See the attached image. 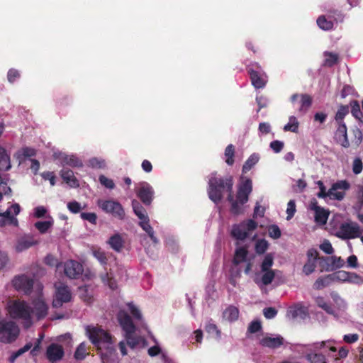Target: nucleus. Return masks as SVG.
<instances>
[{
  "mask_svg": "<svg viewBox=\"0 0 363 363\" xmlns=\"http://www.w3.org/2000/svg\"><path fill=\"white\" fill-rule=\"evenodd\" d=\"M85 331L90 342L101 353L103 359L108 358L115 352L112 336L109 333L101 327L94 325H87Z\"/></svg>",
  "mask_w": 363,
  "mask_h": 363,
  "instance_id": "f257e3e1",
  "label": "nucleus"
},
{
  "mask_svg": "<svg viewBox=\"0 0 363 363\" xmlns=\"http://www.w3.org/2000/svg\"><path fill=\"white\" fill-rule=\"evenodd\" d=\"M233 179L231 175L224 177H218L217 173L211 174L208 181V194L209 199L215 203H218L223 199V194L226 191L233 194Z\"/></svg>",
  "mask_w": 363,
  "mask_h": 363,
  "instance_id": "f03ea898",
  "label": "nucleus"
},
{
  "mask_svg": "<svg viewBox=\"0 0 363 363\" xmlns=\"http://www.w3.org/2000/svg\"><path fill=\"white\" fill-rule=\"evenodd\" d=\"M7 310L13 319L23 320V326L28 328L32 325L33 308L25 301L13 300L8 303Z\"/></svg>",
  "mask_w": 363,
  "mask_h": 363,
  "instance_id": "7ed1b4c3",
  "label": "nucleus"
},
{
  "mask_svg": "<svg viewBox=\"0 0 363 363\" xmlns=\"http://www.w3.org/2000/svg\"><path fill=\"white\" fill-rule=\"evenodd\" d=\"M350 188V184L347 180H340L333 184L328 191H326L325 186L319 188L320 191L317 196L321 199L330 197V199L342 201L345 196V191Z\"/></svg>",
  "mask_w": 363,
  "mask_h": 363,
  "instance_id": "20e7f679",
  "label": "nucleus"
},
{
  "mask_svg": "<svg viewBox=\"0 0 363 363\" xmlns=\"http://www.w3.org/2000/svg\"><path fill=\"white\" fill-rule=\"evenodd\" d=\"M20 334L18 325L13 320H0V342L11 344L15 342Z\"/></svg>",
  "mask_w": 363,
  "mask_h": 363,
  "instance_id": "39448f33",
  "label": "nucleus"
},
{
  "mask_svg": "<svg viewBox=\"0 0 363 363\" xmlns=\"http://www.w3.org/2000/svg\"><path fill=\"white\" fill-rule=\"evenodd\" d=\"M257 223L252 219L244 220L233 225L231 235L236 240L242 241L249 236L250 233L257 229Z\"/></svg>",
  "mask_w": 363,
  "mask_h": 363,
  "instance_id": "423d86ee",
  "label": "nucleus"
},
{
  "mask_svg": "<svg viewBox=\"0 0 363 363\" xmlns=\"http://www.w3.org/2000/svg\"><path fill=\"white\" fill-rule=\"evenodd\" d=\"M362 231L359 224L353 221L342 223L335 233V236L342 240H350L359 238Z\"/></svg>",
  "mask_w": 363,
  "mask_h": 363,
  "instance_id": "0eeeda50",
  "label": "nucleus"
},
{
  "mask_svg": "<svg viewBox=\"0 0 363 363\" xmlns=\"http://www.w3.org/2000/svg\"><path fill=\"white\" fill-rule=\"evenodd\" d=\"M98 206L106 213L113 217L123 220L125 216V211L121 204L113 200H99Z\"/></svg>",
  "mask_w": 363,
  "mask_h": 363,
  "instance_id": "6e6552de",
  "label": "nucleus"
},
{
  "mask_svg": "<svg viewBox=\"0 0 363 363\" xmlns=\"http://www.w3.org/2000/svg\"><path fill=\"white\" fill-rule=\"evenodd\" d=\"M61 266L63 267L65 275L70 279H79L84 272L83 265L76 260H67Z\"/></svg>",
  "mask_w": 363,
  "mask_h": 363,
  "instance_id": "1a4fd4ad",
  "label": "nucleus"
},
{
  "mask_svg": "<svg viewBox=\"0 0 363 363\" xmlns=\"http://www.w3.org/2000/svg\"><path fill=\"white\" fill-rule=\"evenodd\" d=\"M56 286L55 298L52 301L54 308H60L63 303H68L71 301L72 294L70 289L67 285L61 284Z\"/></svg>",
  "mask_w": 363,
  "mask_h": 363,
  "instance_id": "9d476101",
  "label": "nucleus"
},
{
  "mask_svg": "<svg viewBox=\"0 0 363 363\" xmlns=\"http://www.w3.org/2000/svg\"><path fill=\"white\" fill-rule=\"evenodd\" d=\"M33 279L25 274L16 276L12 280V284L17 291H21L29 294L33 287Z\"/></svg>",
  "mask_w": 363,
  "mask_h": 363,
  "instance_id": "9b49d317",
  "label": "nucleus"
},
{
  "mask_svg": "<svg viewBox=\"0 0 363 363\" xmlns=\"http://www.w3.org/2000/svg\"><path fill=\"white\" fill-rule=\"evenodd\" d=\"M138 198L145 205L150 206L153 200L154 190L147 182H142L135 190Z\"/></svg>",
  "mask_w": 363,
  "mask_h": 363,
  "instance_id": "f8f14e48",
  "label": "nucleus"
},
{
  "mask_svg": "<svg viewBox=\"0 0 363 363\" xmlns=\"http://www.w3.org/2000/svg\"><path fill=\"white\" fill-rule=\"evenodd\" d=\"M252 191V182L249 178H246L239 186L236 199L239 201L241 204L246 203L249 200V196Z\"/></svg>",
  "mask_w": 363,
  "mask_h": 363,
  "instance_id": "ddd939ff",
  "label": "nucleus"
},
{
  "mask_svg": "<svg viewBox=\"0 0 363 363\" xmlns=\"http://www.w3.org/2000/svg\"><path fill=\"white\" fill-rule=\"evenodd\" d=\"M252 86L255 89H263L267 83V76L264 72L256 71L252 67L247 68Z\"/></svg>",
  "mask_w": 363,
  "mask_h": 363,
  "instance_id": "4468645a",
  "label": "nucleus"
},
{
  "mask_svg": "<svg viewBox=\"0 0 363 363\" xmlns=\"http://www.w3.org/2000/svg\"><path fill=\"white\" fill-rule=\"evenodd\" d=\"M306 255L307 262L303 267V272L306 275H309L315 271L316 262L318 259H321V257H319V253L317 250L314 248L309 249Z\"/></svg>",
  "mask_w": 363,
  "mask_h": 363,
  "instance_id": "2eb2a0df",
  "label": "nucleus"
},
{
  "mask_svg": "<svg viewBox=\"0 0 363 363\" xmlns=\"http://www.w3.org/2000/svg\"><path fill=\"white\" fill-rule=\"evenodd\" d=\"M118 320L122 329L125 332V334H134L135 332V326L130 318V316L124 311L118 312Z\"/></svg>",
  "mask_w": 363,
  "mask_h": 363,
  "instance_id": "dca6fc26",
  "label": "nucleus"
},
{
  "mask_svg": "<svg viewBox=\"0 0 363 363\" xmlns=\"http://www.w3.org/2000/svg\"><path fill=\"white\" fill-rule=\"evenodd\" d=\"M64 354V349L60 345L52 343L47 347L46 357L51 363L61 360Z\"/></svg>",
  "mask_w": 363,
  "mask_h": 363,
  "instance_id": "f3484780",
  "label": "nucleus"
},
{
  "mask_svg": "<svg viewBox=\"0 0 363 363\" xmlns=\"http://www.w3.org/2000/svg\"><path fill=\"white\" fill-rule=\"evenodd\" d=\"M298 99H300V106L298 108V112L301 114H305L311 108L313 103V99L311 96L308 94H294L291 96V103H295Z\"/></svg>",
  "mask_w": 363,
  "mask_h": 363,
  "instance_id": "a211bd4d",
  "label": "nucleus"
},
{
  "mask_svg": "<svg viewBox=\"0 0 363 363\" xmlns=\"http://www.w3.org/2000/svg\"><path fill=\"white\" fill-rule=\"evenodd\" d=\"M321 260L325 263V267L323 266L326 272L334 271L344 267L345 261L340 257L331 256V257H321Z\"/></svg>",
  "mask_w": 363,
  "mask_h": 363,
  "instance_id": "6ab92c4d",
  "label": "nucleus"
},
{
  "mask_svg": "<svg viewBox=\"0 0 363 363\" xmlns=\"http://www.w3.org/2000/svg\"><path fill=\"white\" fill-rule=\"evenodd\" d=\"M340 274L345 275V273L344 272H337L323 277H319L314 283V288L318 290L323 289L330 285L333 281L340 279Z\"/></svg>",
  "mask_w": 363,
  "mask_h": 363,
  "instance_id": "aec40b11",
  "label": "nucleus"
},
{
  "mask_svg": "<svg viewBox=\"0 0 363 363\" xmlns=\"http://www.w3.org/2000/svg\"><path fill=\"white\" fill-rule=\"evenodd\" d=\"M335 138L342 147L346 148L350 147V142L347 138V128L345 123H337Z\"/></svg>",
  "mask_w": 363,
  "mask_h": 363,
  "instance_id": "412c9836",
  "label": "nucleus"
},
{
  "mask_svg": "<svg viewBox=\"0 0 363 363\" xmlns=\"http://www.w3.org/2000/svg\"><path fill=\"white\" fill-rule=\"evenodd\" d=\"M60 177L63 181L70 187L77 188L79 186V183L74 174L72 170L64 167L60 172Z\"/></svg>",
  "mask_w": 363,
  "mask_h": 363,
  "instance_id": "4be33fe9",
  "label": "nucleus"
},
{
  "mask_svg": "<svg viewBox=\"0 0 363 363\" xmlns=\"http://www.w3.org/2000/svg\"><path fill=\"white\" fill-rule=\"evenodd\" d=\"M284 342V338L281 335H277L275 337H264L260 340L259 344L262 347H269L271 349H276L283 345Z\"/></svg>",
  "mask_w": 363,
  "mask_h": 363,
  "instance_id": "5701e85b",
  "label": "nucleus"
},
{
  "mask_svg": "<svg viewBox=\"0 0 363 363\" xmlns=\"http://www.w3.org/2000/svg\"><path fill=\"white\" fill-rule=\"evenodd\" d=\"M33 313H35V315L38 320L44 318L48 314V307L44 301L38 298L35 299L33 303Z\"/></svg>",
  "mask_w": 363,
  "mask_h": 363,
  "instance_id": "b1692460",
  "label": "nucleus"
},
{
  "mask_svg": "<svg viewBox=\"0 0 363 363\" xmlns=\"http://www.w3.org/2000/svg\"><path fill=\"white\" fill-rule=\"evenodd\" d=\"M288 313L293 319L300 318L304 320L308 317V309L299 305L291 307L288 311Z\"/></svg>",
  "mask_w": 363,
  "mask_h": 363,
  "instance_id": "393cba45",
  "label": "nucleus"
},
{
  "mask_svg": "<svg viewBox=\"0 0 363 363\" xmlns=\"http://www.w3.org/2000/svg\"><path fill=\"white\" fill-rule=\"evenodd\" d=\"M227 200L230 203V211L232 214L238 216L244 213V204H241L238 200L234 199L233 194H229Z\"/></svg>",
  "mask_w": 363,
  "mask_h": 363,
  "instance_id": "a878e982",
  "label": "nucleus"
},
{
  "mask_svg": "<svg viewBox=\"0 0 363 363\" xmlns=\"http://www.w3.org/2000/svg\"><path fill=\"white\" fill-rule=\"evenodd\" d=\"M132 207L134 213L140 219V221H143L149 219L145 208L142 206V204L138 201L133 199L132 201Z\"/></svg>",
  "mask_w": 363,
  "mask_h": 363,
  "instance_id": "bb28decb",
  "label": "nucleus"
},
{
  "mask_svg": "<svg viewBox=\"0 0 363 363\" xmlns=\"http://www.w3.org/2000/svg\"><path fill=\"white\" fill-rule=\"evenodd\" d=\"M36 150L29 147H25L17 151L15 154L16 158L18 160L19 164L25 161L27 157L35 156Z\"/></svg>",
  "mask_w": 363,
  "mask_h": 363,
  "instance_id": "cd10ccee",
  "label": "nucleus"
},
{
  "mask_svg": "<svg viewBox=\"0 0 363 363\" xmlns=\"http://www.w3.org/2000/svg\"><path fill=\"white\" fill-rule=\"evenodd\" d=\"M315 212V221L320 225H324L327 223L329 212L320 206H315L314 208Z\"/></svg>",
  "mask_w": 363,
  "mask_h": 363,
  "instance_id": "c85d7f7f",
  "label": "nucleus"
},
{
  "mask_svg": "<svg viewBox=\"0 0 363 363\" xmlns=\"http://www.w3.org/2000/svg\"><path fill=\"white\" fill-rule=\"evenodd\" d=\"M239 317V310L237 307L234 306H229L225 308V310L223 312V319L229 321L233 322L238 320Z\"/></svg>",
  "mask_w": 363,
  "mask_h": 363,
  "instance_id": "c756f323",
  "label": "nucleus"
},
{
  "mask_svg": "<svg viewBox=\"0 0 363 363\" xmlns=\"http://www.w3.org/2000/svg\"><path fill=\"white\" fill-rule=\"evenodd\" d=\"M11 167L10 156L6 149L0 146V170L8 171Z\"/></svg>",
  "mask_w": 363,
  "mask_h": 363,
  "instance_id": "7c9ffc66",
  "label": "nucleus"
},
{
  "mask_svg": "<svg viewBox=\"0 0 363 363\" xmlns=\"http://www.w3.org/2000/svg\"><path fill=\"white\" fill-rule=\"evenodd\" d=\"M139 225L144 231H145L147 233L148 236L150 237V238L151 239L154 244H158L159 240L155 236L154 230L152 227L150 225V219L143 221H140Z\"/></svg>",
  "mask_w": 363,
  "mask_h": 363,
  "instance_id": "2f4dec72",
  "label": "nucleus"
},
{
  "mask_svg": "<svg viewBox=\"0 0 363 363\" xmlns=\"http://www.w3.org/2000/svg\"><path fill=\"white\" fill-rule=\"evenodd\" d=\"M259 155L258 153L252 154L242 166V173L246 174L249 172L259 162Z\"/></svg>",
  "mask_w": 363,
  "mask_h": 363,
  "instance_id": "473e14b6",
  "label": "nucleus"
},
{
  "mask_svg": "<svg viewBox=\"0 0 363 363\" xmlns=\"http://www.w3.org/2000/svg\"><path fill=\"white\" fill-rule=\"evenodd\" d=\"M108 243L111 245L112 249L118 252L123 248V240L119 234H115L111 236Z\"/></svg>",
  "mask_w": 363,
  "mask_h": 363,
  "instance_id": "72a5a7b5",
  "label": "nucleus"
},
{
  "mask_svg": "<svg viewBox=\"0 0 363 363\" xmlns=\"http://www.w3.org/2000/svg\"><path fill=\"white\" fill-rule=\"evenodd\" d=\"M247 254L248 251L245 247H240L236 249L233 259V263L235 265H238L240 263L245 262L246 260Z\"/></svg>",
  "mask_w": 363,
  "mask_h": 363,
  "instance_id": "f704fd0d",
  "label": "nucleus"
},
{
  "mask_svg": "<svg viewBox=\"0 0 363 363\" xmlns=\"http://www.w3.org/2000/svg\"><path fill=\"white\" fill-rule=\"evenodd\" d=\"M235 153V148L233 144H230L225 147L224 155L225 157V162L228 165L232 166L234 164Z\"/></svg>",
  "mask_w": 363,
  "mask_h": 363,
  "instance_id": "c9c22d12",
  "label": "nucleus"
},
{
  "mask_svg": "<svg viewBox=\"0 0 363 363\" xmlns=\"http://www.w3.org/2000/svg\"><path fill=\"white\" fill-rule=\"evenodd\" d=\"M317 24L319 28L324 30H329L333 28V21L328 19L325 16H320L317 19Z\"/></svg>",
  "mask_w": 363,
  "mask_h": 363,
  "instance_id": "e433bc0d",
  "label": "nucleus"
},
{
  "mask_svg": "<svg viewBox=\"0 0 363 363\" xmlns=\"http://www.w3.org/2000/svg\"><path fill=\"white\" fill-rule=\"evenodd\" d=\"M53 223L54 221L51 218L49 220L38 221L34 225L41 234H44L53 225Z\"/></svg>",
  "mask_w": 363,
  "mask_h": 363,
  "instance_id": "4c0bfd02",
  "label": "nucleus"
},
{
  "mask_svg": "<svg viewBox=\"0 0 363 363\" xmlns=\"http://www.w3.org/2000/svg\"><path fill=\"white\" fill-rule=\"evenodd\" d=\"M62 162L72 167H82L83 166L82 162L74 155L65 156L62 160Z\"/></svg>",
  "mask_w": 363,
  "mask_h": 363,
  "instance_id": "58836bf2",
  "label": "nucleus"
},
{
  "mask_svg": "<svg viewBox=\"0 0 363 363\" xmlns=\"http://www.w3.org/2000/svg\"><path fill=\"white\" fill-rule=\"evenodd\" d=\"M289 121L284 127V131H291L293 133H297L298 130L299 123L297 118L292 116L289 118Z\"/></svg>",
  "mask_w": 363,
  "mask_h": 363,
  "instance_id": "ea45409f",
  "label": "nucleus"
},
{
  "mask_svg": "<svg viewBox=\"0 0 363 363\" xmlns=\"http://www.w3.org/2000/svg\"><path fill=\"white\" fill-rule=\"evenodd\" d=\"M349 113V106L347 105H341L335 116L337 123H345L343 121L344 118Z\"/></svg>",
  "mask_w": 363,
  "mask_h": 363,
  "instance_id": "a19ab883",
  "label": "nucleus"
},
{
  "mask_svg": "<svg viewBox=\"0 0 363 363\" xmlns=\"http://www.w3.org/2000/svg\"><path fill=\"white\" fill-rule=\"evenodd\" d=\"M263 272V274L261 277V283L264 285L267 286L270 284L272 281L274 280L275 277V272L274 270H268V271H262Z\"/></svg>",
  "mask_w": 363,
  "mask_h": 363,
  "instance_id": "79ce46f5",
  "label": "nucleus"
},
{
  "mask_svg": "<svg viewBox=\"0 0 363 363\" xmlns=\"http://www.w3.org/2000/svg\"><path fill=\"white\" fill-rule=\"evenodd\" d=\"M306 359L310 363H327L325 357L320 353H309L306 355Z\"/></svg>",
  "mask_w": 363,
  "mask_h": 363,
  "instance_id": "37998d69",
  "label": "nucleus"
},
{
  "mask_svg": "<svg viewBox=\"0 0 363 363\" xmlns=\"http://www.w3.org/2000/svg\"><path fill=\"white\" fill-rule=\"evenodd\" d=\"M324 55L326 57L324 61V65L327 67H333L338 61V55L335 53L325 52Z\"/></svg>",
  "mask_w": 363,
  "mask_h": 363,
  "instance_id": "c03bdc74",
  "label": "nucleus"
},
{
  "mask_svg": "<svg viewBox=\"0 0 363 363\" xmlns=\"http://www.w3.org/2000/svg\"><path fill=\"white\" fill-rule=\"evenodd\" d=\"M89 353L86 352V346L84 342H82L77 348L74 352V358L77 360L84 359Z\"/></svg>",
  "mask_w": 363,
  "mask_h": 363,
  "instance_id": "a18cd8bd",
  "label": "nucleus"
},
{
  "mask_svg": "<svg viewBox=\"0 0 363 363\" xmlns=\"http://www.w3.org/2000/svg\"><path fill=\"white\" fill-rule=\"evenodd\" d=\"M352 115L357 119L361 120L363 116L362 112L360 109L359 104L357 101L354 100L350 102Z\"/></svg>",
  "mask_w": 363,
  "mask_h": 363,
  "instance_id": "49530a36",
  "label": "nucleus"
},
{
  "mask_svg": "<svg viewBox=\"0 0 363 363\" xmlns=\"http://www.w3.org/2000/svg\"><path fill=\"white\" fill-rule=\"evenodd\" d=\"M274 264V258L272 254H267L265 255L262 264L261 271L272 270L271 267Z\"/></svg>",
  "mask_w": 363,
  "mask_h": 363,
  "instance_id": "de8ad7c7",
  "label": "nucleus"
},
{
  "mask_svg": "<svg viewBox=\"0 0 363 363\" xmlns=\"http://www.w3.org/2000/svg\"><path fill=\"white\" fill-rule=\"evenodd\" d=\"M268 246L269 244L266 240H259L255 244V252L259 255L264 254L267 250Z\"/></svg>",
  "mask_w": 363,
  "mask_h": 363,
  "instance_id": "09e8293b",
  "label": "nucleus"
},
{
  "mask_svg": "<svg viewBox=\"0 0 363 363\" xmlns=\"http://www.w3.org/2000/svg\"><path fill=\"white\" fill-rule=\"evenodd\" d=\"M352 132L354 135V139L352 140V142L356 146H359L363 140V134L360 129L357 127L352 128Z\"/></svg>",
  "mask_w": 363,
  "mask_h": 363,
  "instance_id": "8fccbe9b",
  "label": "nucleus"
},
{
  "mask_svg": "<svg viewBox=\"0 0 363 363\" xmlns=\"http://www.w3.org/2000/svg\"><path fill=\"white\" fill-rule=\"evenodd\" d=\"M1 214L3 215V216L7 220L8 224L13 225L14 226H18V222L17 218L11 215V211L9 208H8L5 212L1 213Z\"/></svg>",
  "mask_w": 363,
  "mask_h": 363,
  "instance_id": "3c124183",
  "label": "nucleus"
},
{
  "mask_svg": "<svg viewBox=\"0 0 363 363\" xmlns=\"http://www.w3.org/2000/svg\"><path fill=\"white\" fill-rule=\"evenodd\" d=\"M35 245V242L28 239H22L18 241L16 249L18 251H23Z\"/></svg>",
  "mask_w": 363,
  "mask_h": 363,
  "instance_id": "603ef678",
  "label": "nucleus"
},
{
  "mask_svg": "<svg viewBox=\"0 0 363 363\" xmlns=\"http://www.w3.org/2000/svg\"><path fill=\"white\" fill-rule=\"evenodd\" d=\"M21 77V74L18 70L11 68L8 71L7 79L10 83H14L17 79Z\"/></svg>",
  "mask_w": 363,
  "mask_h": 363,
  "instance_id": "864d4df0",
  "label": "nucleus"
},
{
  "mask_svg": "<svg viewBox=\"0 0 363 363\" xmlns=\"http://www.w3.org/2000/svg\"><path fill=\"white\" fill-rule=\"evenodd\" d=\"M93 255H94V257H96L101 264L105 265L107 264L108 259H107L106 255L105 252L104 251H102L101 250L98 249V250H94Z\"/></svg>",
  "mask_w": 363,
  "mask_h": 363,
  "instance_id": "5fc2aeb1",
  "label": "nucleus"
},
{
  "mask_svg": "<svg viewBox=\"0 0 363 363\" xmlns=\"http://www.w3.org/2000/svg\"><path fill=\"white\" fill-rule=\"evenodd\" d=\"M296 211V209L295 201L294 200H290L288 202V203H287V208H286L287 217H286V219L288 220H291L294 217Z\"/></svg>",
  "mask_w": 363,
  "mask_h": 363,
  "instance_id": "6e6d98bb",
  "label": "nucleus"
},
{
  "mask_svg": "<svg viewBox=\"0 0 363 363\" xmlns=\"http://www.w3.org/2000/svg\"><path fill=\"white\" fill-rule=\"evenodd\" d=\"M80 217L84 220H88L91 224H96L97 220V216L95 213H81Z\"/></svg>",
  "mask_w": 363,
  "mask_h": 363,
  "instance_id": "4d7b16f0",
  "label": "nucleus"
},
{
  "mask_svg": "<svg viewBox=\"0 0 363 363\" xmlns=\"http://www.w3.org/2000/svg\"><path fill=\"white\" fill-rule=\"evenodd\" d=\"M320 249L328 255H332L334 252V249L328 240H325L323 243L320 245Z\"/></svg>",
  "mask_w": 363,
  "mask_h": 363,
  "instance_id": "13d9d810",
  "label": "nucleus"
},
{
  "mask_svg": "<svg viewBox=\"0 0 363 363\" xmlns=\"http://www.w3.org/2000/svg\"><path fill=\"white\" fill-rule=\"evenodd\" d=\"M41 177L44 180H48L51 186H55L56 183V177L53 172H43Z\"/></svg>",
  "mask_w": 363,
  "mask_h": 363,
  "instance_id": "bf43d9fd",
  "label": "nucleus"
},
{
  "mask_svg": "<svg viewBox=\"0 0 363 363\" xmlns=\"http://www.w3.org/2000/svg\"><path fill=\"white\" fill-rule=\"evenodd\" d=\"M269 235L274 239H278L281 235V230L277 225H272L269 228Z\"/></svg>",
  "mask_w": 363,
  "mask_h": 363,
  "instance_id": "052dcab7",
  "label": "nucleus"
},
{
  "mask_svg": "<svg viewBox=\"0 0 363 363\" xmlns=\"http://www.w3.org/2000/svg\"><path fill=\"white\" fill-rule=\"evenodd\" d=\"M99 182L100 183L104 186L105 187L113 189L115 187L114 182L112 179L107 178L104 175H101L99 177Z\"/></svg>",
  "mask_w": 363,
  "mask_h": 363,
  "instance_id": "680f3d73",
  "label": "nucleus"
},
{
  "mask_svg": "<svg viewBox=\"0 0 363 363\" xmlns=\"http://www.w3.org/2000/svg\"><path fill=\"white\" fill-rule=\"evenodd\" d=\"M262 329L261 322L259 320H253L248 326L247 331L250 333H256Z\"/></svg>",
  "mask_w": 363,
  "mask_h": 363,
  "instance_id": "e2e57ef3",
  "label": "nucleus"
},
{
  "mask_svg": "<svg viewBox=\"0 0 363 363\" xmlns=\"http://www.w3.org/2000/svg\"><path fill=\"white\" fill-rule=\"evenodd\" d=\"M277 313V310L273 307H267L263 309V315L267 319L274 318Z\"/></svg>",
  "mask_w": 363,
  "mask_h": 363,
  "instance_id": "0e129e2a",
  "label": "nucleus"
},
{
  "mask_svg": "<svg viewBox=\"0 0 363 363\" xmlns=\"http://www.w3.org/2000/svg\"><path fill=\"white\" fill-rule=\"evenodd\" d=\"M363 164L362 160L359 157L355 158L353 161L352 171L355 174H359L362 171Z\"/></svg>",
  "mask_w": 363,
  "mask_h": 363,
  "instance_id": "69168bd1",
  "label": "nucleus"
},
{
  "mask_svg": "<svg viewBox=\"0 0 363 363\" xmlns=\"http://www.w3.org/2000/svg\"><path fill=\"white\" fill-rule=\"evenodd\" d=\"M67 208L72 213H78L80 212L82 207L79 202L74 201L67 203Z\"/></svg>",
  "mask_w": 363,
  "mask_h": 363,
  "instance_id": "338daca9",
  "label": "nucleus"
},
{
  "mask_svg": "<svg viewBox=\"0 0 363 363\" xmlns=\"http://www.w3.org/2000/svg\"><path fill=\"white\" fill-rule=\"evenodd\" d=\"M269 146L275 153H279L284 148V144L282 141L274 140L270 143Z\"/></svg>",
  "mask_w": 363,
  "mask_h": 363,
  "instance_id": "774afa93",
  "label": "nucleus"
}]
</instances>
